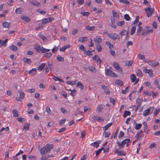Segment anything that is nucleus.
Instances as JSON below:
<instances>
[{"label": "nucleus", "instance_id": "nucleus-1", "mask_svg": "<svg viewBox=\"0 0 160 160\" xmlns=\"http://www.w3.org/2000/svg\"><path fill=\"white\" fill-rule=\"evenodd\" d=\"M53 148V146L51 144L49 145V144H47L44 147L42 148H40L39 147H38V149L40 152V153L43 155L45 153H47L48 152H50V151Z\"/></svg>", "mask_w": 160, "mask_h": 160}, {"label": "nucleus", "instance_id": "nucleus-2", "mask_svg": "<svg viewBox=\"0 0 160 160\" xmlns=\"http://www.w3.org/2000/svg\"><path fill=\"white\" fill-rule=\"evenodd\" d=\"M130 141V140L129 139L127 138L123 140L121 143H120L119 142H117L118 146L119 147L120 149H121L124 147L125 144L128 142H129Z\"/></svg>", "mask_w": 160, "mask_h": 160}, {"label": "nucleus", "instance_id": "nucleus-3", "mask_svg": "<svg viewBox=\"0 0 160 160\" xmlns=\"http://www.w3.org/2000/svg\"><path fill=\"white\" fill-rule=\"evenodd\" d=\"M145 11L146 12L147 16L148 17H151L154 12L155 9L153 8L147 7L146 8H145Z\"/></svg>", "mask_w": 160, "mask_h": 160}, {"label": "nucleus", "instance_id": "nucleus-4", "mask_svg": "<svg viewBox=\"0 0 160 160\" xmlns=\"http://www.w3.org/2000/svg\"><path fill=\"white\" fill-rule=\"evenodd\" d=\"M105 73L106 75L109 76L116 77H118V75L115 72L108 68L105 70Z\"/></svg>", "mask_w": 160, "mask_h": 160}, {"label": "nucleus", "instance_id": "nucleus-5", "mask_svg": "<svg viewBox=\"0 0 160 160\" xmlns=\"http://www.w3.org/2000/svg\"><path fill=\"white\" fill-rule=\"evenodd\" d=\"M113 66L115 69L121 74L123 73V71L121 68L120 67L118 63L116 62H114L113 63Z\"/></svg>", "mask_w": 160, "mask_h": 160}, {"label": "nucleus", "instance_id": "nucleus-6", "mask_svg": "<svg viewBox=\"0 0 160 160\" xmlns=\"http://www.w3.org/2000/svg\"><path fill=\"white\" fill-rule=\"evenodd\" d=\"M110 38H111L113 40H115L117 38L118 36V35L115 33H111L108 34L107 35Z\"/></svg>", "mask_w": 160, "mask_h": 160}, {"label": "nucleus", "instance_id": "nucleus-7", "mask_svg": "<svg viewBox=\"0 0 160 160\" xmlns=\"http://www.w3.org/2000/svg\"><path fill=\"white\" fill-rule=\"evenodd\" d=\"M148 64L150 66L154 67L158 65L159 63L158 61H150L148 62Z\"/></svg>", "mask_w": 160, "mask_h": 160}, {"label": "nucleus", "instance_id": "nucleus-8", "mask_svg": "<svg viewBox=\"0 0 160 160\" xmlns=\"http://www.w3.org/2000/svg\"><path fill=\"white\" fill-rule=\"evenodd\" d=\"M143 71L146 73H149V76L152 77V75L153 74V71L151 69H147L146 67H145L143 68Z\"/></svg>", "mask_w": 160, "mask_h": 160}, {"label": "nucleus", "instance_id": "nucleus-9", "mask_svg": "<svg viewBox=\"0 0 160 160\" xmlns=\"http://www.w3.org/2000/svg\"><path fill=\"white\" fill-rule=\"evenodd\" d=\"M115 152L118 156H125L126 155L125 152L123 151H118V150H115Z\"/></svg>", "mask_w": 160, "mask_h": 160}, {"label": "nucleus", "instance_id": "nucleus-10", "mask_svg": "<svg viewBox=\"0 0 160 160\" xmlns=\"http://www.w3.org/2000/svg\"><path fill=\"white\" fill-rule=\"evenodd\" d=\"M29 3L30 4L33 5L37 6H40V3L37 1H29Z\"/></svg>", "mask_w": 160, "mask_h": 160}, {"label": "nucleus", "instance_id": "nucleus-11", "mask_svg": "<svg viewBox=\"0 0 160 160\" xmlns=\"http://www.w3.org/2000/svg\"><path fill=\"white\" fill-rule=\"evenodd\" d=\"M152 107H150L149 108H148L145 110L143 113V115L144 116H146L148 115L149 113L151 111V108H152Z\"/></svg>", "mask_w": 160, "mask_h": 160}, {"label": "nucleus", "instance_id": "nucleus-12", "mask_svg": "<svg viewBox=\"0 0 160 160\" xmlns=\"http://www.w3.org/2000/svg\"><path fill=\"white\" fill-rule=\"evenodd\" d=\"M34 48L38 52L40 53L41 52V48L39 45L38 44H35L34 45Z\"/></svg>", "mask_w": 160, "mask_h": 160}, {"label": "nucleus", "instance_id": "nucleus-13", "mask_svg": "<svg viewBox=\"0 0 160 160\" xmlns=\"http://www.w3.org/2000/svg\"><path fill=\"white\" fill-rule=\"evenodd\" d=\"M21 18L22 20L25 21L27 22H30L31 20L30 18L26 16L22 15L21 16Z\"/></svg>", "mask_w": 160, "mask_h": 160}, {"label": "nucleus", "instance_id": "nucleus-14", "mask_svg": "<svg viewBox=\"0 0 160 160\" xmlns=\"http://www.w3.org/2000/svg\"><path fill=\"white\" fill-rule=\"evenodd\" d=\"M87 41V38L86 37H82L79 38L78 41L82 42H86Z\"/></svg>", "mask_w": 160, "mask_h": 160}, {"label": "nucleus", "instance_id": "nucleus-15", "mask_svg": "<svg viewBox=\"0 0 160 160\" xmlns=\"http://www.w3.org/2000/svg\"><path fill=\"white\" fill-rule=\"evenodd\" d=\"M23 61L27 64H30L32 63V61L30 59L24 57L23 58Z\"/></svg>", "mask_w": 160, "mask_h": 160}, {"label": "nucleus", "instance_id": "nucleus-16", "mask_svg": "<svg viewBox=\"0 0 160 160\" xmlns=\"http://www.w3.org/2000/svg\"><path fill=\"white\" fill-rule=\"evenodd\" d=\"M92 118L95 121H99L100 120L102 121L103 120L102 118L97 116H93L92 117Z\"/></svg>", "mask_w": 160, "mask_h": 160}, {"label": "nucleus", "instance_id": "nucleus-17", "mask_svg": "<svg viewBox=\"0 0 160 160\" xmlns=\"http://www.w3.org/2000/svg\"><path fill=\"white\" fill-rule=\"evenodd\" d=\"M46 64L45 63H42L37 68L38 70L39 71H42V69L46 66Z\"/></svg>", "mask_w": 160, "mask_h": 160}, {"label": "nucleus", "instance_id": "nucleus-18", "mask_svg": "<svg viewBox=\"0 0 160 160\" xmlns=\"http://www.w3.org/2000/svg\"><path fill=\"white\" fill-rule=\"evenodd\" d=\"M130 79L132 82H134L137 79L136 77L134 74H132L130 76Z\"/></svg>", "mask_w": 160, "mask_h": 160}, {"label": "nucleus", "instance_id": "nucleus-19", "mask_svg": "<svg viewBox=\"0 0 160 160\" xmlns=\"http://www.w3.org/2000/svg\"><path fill=\"white\" fill-rule=\"evenodd\" d=\"M19 94L20 98L21 99H23L25 97V94L22 90H20L18 92Z\"/></svg>", "mask_w": 160, "mask_h": 160}, {"label": "nucleus", "instance_id": "nucleus-20", "mask_svg": "<svg viewBox=\"0 0 160 160\" xmlns=\"http://www.w3.org/2000/svg\"><path fill=\"white\" fill-rule=\"evenodd\" d=\"M37 72V70L36 68H33L32 69L30 70L29 72V74H32V75H34L36 74Z\"/></svg>", "mask_w": 160, "mask_h": 160}, {"label": "nucleus", "instance_id": "nucleus-21", "mask_svg": "<svg viewBox=\"0 0 160 160\" xmlns=\"http://www.w3.org/2000/svg\"><path fill=\"white\" fill-rule=\"evenodd\" d=\"M102 88L104 89V92L106 94H108V93H110L109 92V90L108 88L107 87L104 86L103 85L102 87Z\"/></svg>", "mask_w": 160, "mask_h": 160}, {"label": "nucleus", "instance_id": "nucleus-22", "mask_svg": "<svg viewBox=\"0 0 160 160\" xmlns=\"http://www.w3.org/2000/svg\"><path fill=\"white\" fill-rule=\"evenodd\" d=\"M112 122L108 124L105 126L103 127V130L104 131L107 130L112 125Z\"/></svg>", "mask_w": 160, "mask_h": 160}, {"label": "nucleus", "instance_id": "nucleus-23", "mask_svg": "<svg viewBox=\"0 0 160 160\" xmlns=\"http://www.w3.org/2000/svg\"><path fill=\"white\" fill-rule=\"evenodd\" d=\"M84 54L87 56H90L92 54V51H91L89 50H86V49L84 50Z\"/></svg>", "mask_w": 160, "mask_h": 160}, {"label": "nucleus", "instance_id": "nucleus-24", "mask_svg": "<svg viewBox=\"0 0 160 160\" xmlns=\"http://www.w3.org/2000/svg\"><path fill=\"white\" fill-rule=\"evenodd\" d=\"M10 24V22H8L6 21H5L2 23V26L5 28H8Z\"/></svg>", "mask_w": 160, "mask_h": 160}, {"label": "nucleus", "instance_id": "nucleus-25", "mask_svg": "<svg viewBox=\"0 0 160 160\" xmlns=\"http://www.w3.org/2000/svg\"><path fill=\"white\" fill-rule=\"evenodd\" d=\"M131 114V112L129 111H127L126 110L124 112V113L123 115V117L125 118H126L128 115L130 116Z\"/></svg>", "mask_w": 160, "mask_h": 160}, {"label": "nucleus", "instance_id": "nucleus-26", "mask_svg": "<svg viewBox=\"0 0 160 160\" xmlns=\"http://www.w3.org/2000/svg\"><path fill=\"white\" fill-rule=\"evenodd\" d=\"M86 28L89 31H94L95 28L94 26H87Z\"/></svg>", "mask_w": 160, "mask_h": 160}, {"label": "nucleus", "instance_id": "nucleus-27", "mask_svg": "<svg viewBox=\"0 0 160 160\" xmlns=\"http://www.w3.org/2000/svg\"><path fill=\"white\" fill-rule=\"evenodd\" d=\"M9 48L10 50H12L14 51H16L17 50V48L14 45L12 44L10 47Z\"/></svg>", "mask_w": 160, "mask_h": 160}, {"label": "nucleus", "instance_id": "nucleus-28", "mask_svg": "<svg viewBox=\"0 0 160 160\" xmlns=\"http://www.w3.org/2000/svg\"><path fill=\"white\" fill-rule=\"evenodd\" d=\"M30 124L29 123L26 122L25 123V125L23 127V129H28V130H29V126H30Z\"/></svg>", "mask_w": 160, "mask_h": 160}, {"label": "nucleus", "instance_id": "nucleus-29", "mask_svg": "<svg viewBox=\"0 0 160 160\" xmlns=\"http://www.w3.org/2000/svg\"><path fill=\"white\" fill-rule=\"evenodd\" d=\"M13 114V116L14 117H17L18 116V111L16 109H13L12 110Z\"/></svg>", "mask_w": 160, "mask_h": 160}, {"label": "nucleus", "instance_id": "nucleus-30", "mask_svg": "<svg viewBox=\"0 0 160 160\" xmlns=\"http://www.w3.org/2000/svg\"><path fill=\"white\" fill-rule=\"evenodd\" d=\"M133 63V61L130 60V61H126L125 62V65L128 66H131Z\"/></svg>", "mask_w": 160, "mask_h": 160}, {"label": "nucleus", "instance_id": "nucleus-31", "mask_svg": "<svg viewBox=\"0 0 160 160\" xmlns=\"http://www.w3.org/2000/svg\"><path fill=\"white\" fill-rule=\"evenodd\" d=\"M119 86H122L123 85L122 82L120 80H116L115 82Z\"/></svg>", "mask_w": 160, "mask_h": 160}, {"label": "nucleus", "instance_id": "nucleus-32", "mask_svg": "<svg viewBox=\"0 0 160 160\" xmlns=\"http://www.w3.org/2000/svg\"><path fill=\"white\" fill-rule=\"evenodd\" d=\"M137 75L138 76L142 77L143 76V74H142V72L139 69H138L136 72Z\"/></svg>", "mask_w": 160, "mask_h": 160}, {"label": "nucleus", "instance_id": "nucleus-33", "mask_svg": "<svg viewBox=\"0 0 160 160\" xmlns=\"http://www.w3.org/2000/svg\"><path fill=\"white\" fill-rule=\"evenodd\" d=\"M77 87H79L80 89H83L84 88V86L81 82H78L77 85Z\"/></svg>", "mask_w": 160, "mask_h": 160}, {"label": "nucleus", "instance_id": "nucleus-34", "mask_svg": "<svg viewBox=\"0 0 160 160\" xmlns=\"http://www.w3.org/2000/svg\"><path fill=\"white\" fill-rule=\"evenodd\" d=\"M120 3H122L126 5H129L130 4V2L129 1L127 0H119Z\"/></svg>", "mask_w": 160, "mask_h": 160}, {"label": "nucleus", "instance_id": "nucleus-35", "mask_svg": "<svg viewBox=\"0 0 160 160\" xmlns=\"http://www.w3.org/2000/svg\"><path fill=\"white\" fill-rule=\"evenodd\" d=\"M106 44L107 45L109 49H111L113 47V46L112 44L109 41H107L106 42Z\"/></svg>", "mask_w": 160, "mask_h": 160}, {"label": "nucleus", "instance_id": "nucleus-36", "mask_svg": "<svg viewBox=\"0 0 160 160\" xmlns=\"http://www.w3.org/2000/svg\"><path fill=\"white\" fill-rule=\"evenodd\" d=\"M143 30L142 27L141 26L139 27L137 31V35H139L141 31L143 32Z\"/></svg>", "mask_w": 160, "mask_h": 160}, {"label": "nucleus", "instance_id": "nucleus-37", "mask_svg": "<svg viewBox=\"0 0 160 160\" xmlns=\"http://www.w3.org/2000/svg\"><path fill=\"white\" fill-rule=\"evenodd\" d=\"M136 29V27L135 26H133L132 27L131 29V32L130 33L131 35L135 33Z\"/></svg>", "mask_w": 160, "mask_h": 160}, {"label": "nucleus", "instance_id": "nucleus-38", "mask_svg": "<svg viewBox=\"0 0 160 160\" xmlns=\"http://www.w3.org/2000/svg\"><path fill=\"white\" fill-rule=\"evenodd\" d=\"M22 11V9L21 8H18L15 10V12L17 14H20Z\"/></svg>", "mask_w": 160, "mask_h": 160}, {"label": "nucleus", "instance_id": "nucleus-39", "mask_svg": "<svg viewBox=\"0 0 160 160\" xmlns=\"http://www.w3.org/2000/svg\"><path fill=\"white\" fill-rule=\"evenodd\" d=\"M52 55V54L51 52L46 53L44 54V56L45 57L47 58H49Z\"/></svg>", "mask_w": 160, "mask_h": 160}, {"label": "nucleus", "instance_id": "nucleus-40", "mask_svg": "<svg viewBox=\"0 0 160 160\" xmlns=\"http://www.w3.org/2000/svg\"><path fill=\"white\" fill-rule=\"evenodd\" d=\"M96 49L97 51H98V52H100L102 51V48L100 44H97V45L96 46Z\"/></svg>", "mask_w": 160, "mask_h": 160}, {"label": "nucleus", "instance_id": "nucleus-41", "mask_svg": "<svg viewBox=\"0 0 160 160\" xmlns=\"http://www.w3.org/2000/svg\"><path fill=\"white\" fill-rule=\"evenodd\" d=\"M110 134L111 133L110 131H108V132L104 131L103 133V135L106 137H108L110 135Z\"/></svg>", "mask_w": 160, "mask_h": 160}, {"label": "nucleus", "instance_id": "nucleus-42", "mask_svg": "<svg viewBox=\"0 0 160 160\" xmlns=\"http://www.w3.org/2000/svg\"><path fill=\"white\" fill-rule=\"evenodd\" d=\"M69 90L71 91L70 94L71 95L72 97H74L75 96V94L76 93V90L75 89H74L73 90H72L71 89H69Z\"/></svg>", "mask_w": 160, "mask_h": 160}, {"label": "nucleus", "instance_id": "nucleus-43", "mask_svg": "<svg viewBox=\"0 0 160 160\" xmlns=\"http://www.w3.org/2000/svg\"><path fill=\"white\" fill-rule=\"evenodd\" d=\"M142 102V100L140 98H138L136 100V103L139 105V107H140L141 105V102Z\"/></svg>", "mask_w": 160, "mask_h": 160}, {"label": "nucleus", "instance_id": "nucleus-44", "mask_svg": "<svg viewBox=\"0 0 160 160\" xmlns=\"http://www.w3.org/2000/svg\"><path fill=\"white\" fill-rule=\"evenodd\" d=\"M130 88V86L127 87L125 90H122V93L123 94H126V93L128 92V89Z\"/></svg>", "mask_w": 160, "mask_h": 160}, {"label": "nucleus", "instance_id": "nucleus-45", "mask_svg": "<svg viewBox=\"0 0 160 160\" xmlns=\"http://www.w3.org/2000/svg\"><path fill=\"white\" fill-rule=\"evenodd\" d=\"M49 22L48 18H44L42 21V24H45Z\"/></svg>", "mask_w": 160, "mask_h": 160}, {"label": "nucleus", "instance_id": "nucleus-46", "mask_svg": "<svg viewBox=\"0 0 160 160\" xmlns=\"http://www.w3.org/2000/svg\"><path fill=\"white\" fill-rule=\"evenodd\" d=\"M39 37L44 41H46L47 39V38L43 34H40Z\"/></svg>", "mask_w": 160, "mask_h": 160}, {"label": "nucleus", "instance_id": "nucleus-47", "mask_svg": "<svg viewBox=\"0 0 160 160\" xmlns=\"http://www.w3.org/2000/svg\"><path fill=\"white\" fill-rule=\"evenodd\" d=\"M142 126V124L141 123L138 124L136 123V126L135 127V128L136 130H138L141 128V127Z\"/></svg>", "mask_w": 160, "mask_h": 160}, {"label": "nucleus", "instance_id": "nucleus-48", "mask_svg": "<svg viewBox=\"0 0 160 160\" xmlns=\"http://www.w3.org/2000/svg\"><path fill=\"white\" fill-rule=\"evenodd\" d=\"M57 60L59 62H63L64 59L63 57H58L57 58Z\"/></svg>", "mask_w": 160, "mask_h": 160}, {"label": "nucleus", "instance_id": "nucleus-49", "mask_svg": "<svg viewBox=\"0 0 160 160\" xmlns=\"http://www.w3.org/2000/svg\"><path fill=\"white\" fill-rule=\"evenodd\" d=\"M92 59L93 60L96 61L97 62H98L100 58L98 56L95 55L94 57H92Z\"/></svg>", "mask_w": 160, "mask_h": 160}, {"label": "nucleus", "instance_id": "nucleus-50", "mask_svg": "<svg viewBox=\"0 0 160 160\" xmlns=\"http://www.w3.org/2000/svg\"><path fill=\"white\" fill-rule=\"evenodd\" d=\"M112 12L113 13V16L114 17H119V15L118 14L117 12H115V11L113 10L112 11Z\"/></svg>", "mask_w": 160, "mask_h": 160}, {"label": "nucleus", "instance_id": "nucleus-51", "mask_svg": "<svg viewBox=\"0 0 160 160\" xmlns=\"http://www.w3.org/2000/svg\"><path fill=\"white\" fill-rule=\"evenodd\" d=\"M90 145L93 146L94 147H96V148H97L99 146V143H98L97 142H95L93 143H92Z\"/></svg>", "mask_w": 160, "mask_h": 160}, {"label": "nucleus", "instance_id": "nucleus-52", "mask_svg": "<svg viewBox=\"0 0 160 160\" xmlns=\"http://www.w3.org/2000/svg\"><path fill=\"white\" fill-rule=\"evenodd\" d=\"M42 53H44L47 52H48L50 51L49 49H46L42 47Z\"/></svg>", "mask_w": 160, "mask_h": 160}, {"label": "nucleus", "instance_id": "nucleus-53", "mask_svg": "<svg viewBox=\"0 0 160 160\" xmlns=\"http://www.w3.org/2000/svg\"><path fill=\"white\" fill-rule=\"evenodd\" d=\"M94 41L95 42H96L98 43L101 42H102V39L101 38H99V37H98V38H94Z\"/></svg>", "mask_w": 160, "mask_h": 160}, {"label": "nucleus", "instance_id": "nucleus-54", "mask_svg": "<svg viewBox=\"0 0 160 160\" xmlns=\"http://www.w3.org/2000/svg\"><path fill=\"white\" fill-rule=\"evenodd\" d=\"M139 17L138 16H137L136 17V19L134 22L132 23V25H135L138 23L139 22Z\"/></svg>", "mask_w": 160, "mask_h": 160}, {"label": "nucleus", "instance_id": "nucleus-55", "mask_svg": "<svg viewBox=\"0 0 160 160\" xmlns=\"http://www.w3.org/2000/svg\"><path fill=\"white\" fill-rule=\"evenodd\" d=\"M142 132V130L139 131L137 133L136 135L135 136V138L137 139H138L139 136Z\"/></svg>", "mask_w": 160, "mask_h": 160}, {"label": "nucleus", "instance_id": "nucleus-56", "mask_svg": "<svg viewBox=\"0 0 160 160\" xmlns=\"http://www.w3.org/2000/svg\"><path fill=\"white\" fill-rule=\"evenodd\" d=\"M124 135V132H123L122 131H121L119 134L118 138H122L123 136Z\"/></svg>", "mask_w": 160, "mask_h": 160}, {"label": "nucleus", "instance_id": "nucleus-57", "mask_svg": "<svg viewBox=\"0 0 160 160\" xmlns=\"http://www.w3.org/2000/svg\"><path fill=\"white\" fill-rule=\"evenodd\" d=\"M17 120L20 122H23L25 121V119L19 117L17 118Z\"/></svg>", "mask_w": 160, "mask_h": 160}, {"label": "nucleus", "instance_id": "nucleus-58", "mask_svg": "<svg viewBox=\"0 0 160 160\" xmlns=\"http://www.w3.org/2000/svg\"><path fill=\"white\" fill-rule=\"evenodd\" d=\"M124 18L127 21H129L131 19L129 15L128 14L124 15Z\"/></svg>", "mask_w": 160, "mask_h": 160}, {"label": "nucleus", "instance_id": "nucleus-59", "mask_svg": "<svg viewBox=\"0 0 160 160\" xmlns=\"http://www.w3.org/2000/svg\"><path fill=\"white\" fill-rule=\"evenodd\" d=\"M61 94L64 98H67V93L65 91H62V92Z\"/></svg>", "mask_w": 160, "mask_h": 160}, {"label": "nucleus", "instance_id": "nucleus-60", "mask_svg": "<svg viewBox=\"0 0 160 160\" xmlns=\"http://www.w3.org/2000/svg\"><path fill=\"white\" fill-rule=\"evenodd\" d=\"M160 111V108L156 109L153 112L154 116H156Z\"/></svg>", "mask_w": 160, "mask_h": 160}, {"label": "nucleus", "instance_id": "nucleus-61", "mask_svg": "<svg viewBox=\"0 0 160 160\" xmlns=\"http://www.w3.org/2000/svg\"><path fill=\"white\" fill-rule=\"evenodd\" d=\"M148 33V32L147 30L145 31L144 30H143V32L142 33V35L146 36Z\"/></svg>", "mask_w": 160, "mask_h": 160}, {"label": "nucleus", "instance_id": "nucleus-62", "mask_svg": "<svg viewBox=\"0 0 160 160\" xmlns=\"http://www.w3.org/2000/svg\"><path fill=\"white\" fill-rule=\"evenodd\" d=\"M76 82V81H75L74 82L68 81H67V83L68 84L71 85H73L75 84V82Z\"/></svg>", "mask_w": 160, "mask_h": 160}, {"label": "nucleus", "instance_id": "nucleus-63", "mask_svg": "<svg viewBox=\"0 0 160 160\" xmlns=\"http://www.w3.org/2000/svg\"><path fill=\"white\" fill-rule=\"evenodd\" d=\"M89 69L91 71L93 72H95V68L93 67H89Z\"/></svg>", "mask_w": 160, "mask_h": 160}, {"label": "nucleus", "instance_id": "nucleus-64", "mask_svg": "<svg viewBox=\"0 0 160 160\" xmlns=\"http://www.w3.org/2000/svg\"><path fill=\"white\" fill-rule=\"evenodd\" d=\"M67 48L66 47V46H64L61 48H60V50L61 52H64Z\"/></svg>", "mask_w": 160, "mask_h": 160}]
</instances>
